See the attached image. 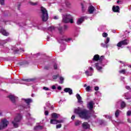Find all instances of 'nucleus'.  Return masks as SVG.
I'll list each match as a JSON object with an SVG mask.
<instances>
[{
	"mask_svg": "<svg viewBox=\"0 0 131 131\" xmlns=\"http://www.w3.org/2000/svg\"><path fill=\"white\" fill-rule=\"evenodd\" d=\"M76 114L78 115L80 118L83 119H89L90 118V115L89 114V111L86 110H81V108L78 107L75 109L74 111Z\"/></svg>",
	"mask_w": 131,
	"mask_h": 131,
	"instance_id": "obj_1",
	"label": "nucleus"
},
{
	"mask_svg": "<svg viewBox=\"0 0 131 131\" xmlns=\"http://www.w3.org/2000/svg\"><path fill=\"white\" fill-rule=\"evenodd\" d=\"M62 22L64 23L73 24V16L69 14H64L62 15Z\"/></svg>",
	"mask_w": 131,
	"mask_h": 131,
	"instance_id": "obj_2",
	"label": "nucleus"
},
{
	"mask_svg": "<svg viewBox=\"0 0 131 131\" xmlns=\"http://www.w3.org/2000/svg\"><path fill=\"white\" fill-rule=\"evenodd\" d=\"M41 13H42V20L44 22L48 21V19H49V14H48V11L44 7H41Z\"/></svg>",
	"mask_w": 131,
	"mask_h": 131,
	"instance_id": "obj_3",
	"label": "nucleus"
},
{
	"mask_svg": "<svg viewBox=\"0 0 131 131\" xmlns=\"http://www.w3.org/2000/svg\"><path fill=\"white\" fill-rule=\"evenodd\" d=\"M22 118L21 115L18 114L17 116L14 118V120L12 121V124L14 127L17 128L19 126V123Z\"/></svg>",
	"mask_w": 131,
	"mask_h": 131,
	"instance_id": "obj_4",
	"label": "nucleus"
},
{
	"mask_svg": "<svg viewBox=\"0 0 131 131\" xmlns=\"http://www.w3.org/2000/svg\"><path fill=\"white\" fill-rule=\"evenodd\" d=\"M8 124L9 121L7 120V119H2L0 122V130L4 129V128H6V127L8 126Z\"/></svg>",
	"mask_w": 131,
	"mask_h": 131,
	"instance_id": "obj_5",
	"label": "nucleus"
},
{
	"mask_svg": "<svg viewBox=\"0 0 131 131\" xmlns=\"http://www.w3.org/2000/svg\"><path fill=\"white\" fill-rule=\"evenodd\" d=\"M129 41L127 39H124V40L120 41L119 42L117 46L119 48H120L122 47V46H127V45H128Z\"/></svg>",
	"mask_w": 131,
	"mask_h": 131,
	"instance_id": "obj_6",
	"label": "nucleus"
},
{
	"mask_svg": "<svg viewBox=\"0 0 131 131\" xmlns=\"http://www.w3.org/2000/svg\"><path fill=\"white\" fill-rule=\"evenodd\" d=\"M95 67L98 71H101L103 69L102 67V62H100L99 63H95Z\"/></svg>",
	"mask_w": 131,
	"mask_h": 131,
	"instance_id": "obj_7",
	"label": "nucleus"
},
{
	"mask_svg": "<svg viewBox=\"0 0 131 131\" xmlns=\"http://www.w3.org/2000/svg\"><path fill=\"white\" fill-rule=\"evenodd\" d=\"M100 55L96 54L94 55L93 60L89 61L90 63H95V61H99Z\"/></svg>",
	"mask_w": 131,
	"mask_h": 131,
	"instance_id": "obj_8",
	"label": "nucleus"
},
{
	"mask_svg": "<svg viewBox=\"0 0 131 131\" xmlns=\"http://www.w3.org/2000/svg\"><path fill=\"white\" fill-rule=\"evenodd\" d=\"M8 98H9L10 100H11V102L12 103H15L17 99H18V97L15 96L14 95H10L8 96Z\"/></svg>",
	"mask_w": 131,
	"mask_h": 131,
	"instance_id": "obj_9",
	"label": "nucleus"
},
{
	"mask_svg": "<svg viewBox=\"0 0 131 131\" xmlns=\"http://www.w3.org/2000/svg\"><path fill=\"white\" fill-rule=\"evenodd\" d=\"M22 101L24 102H25L27 105H29L30 103H32V99L30 98H28V99H22Z\"/></svg>",
	"mask_w": 131,
	"mask_h": 131,
	"instance_id": "obj_10",
	"label": "nucleus"
},
{
	"mask_svg": "<svg viewBox=\"0 0 131 131\" xmlns=\"http://www.w3.org/2000/svg\"><path fill=\"white\" fill-rule=\"evenodd\" d=\"M76 97L78 100V103H80V104H82V103H83V101L81 100V96H80V95L77 94H76Z\"/></svg>",
	"mask_w": 131,
	"mask_h": 131,
	"instance_id": "obj_11",
	"label": "nucleus"
},
{
	"mask_svg": "<svg viewBox=\"0 0 131 131\" xmlns=\"http://www.w3.org/2000/svg\"><path fill=\"white\" fill-rule=\"evenodd\" d=\"M95 10H96L95 9V7H94V6H90L89 8V14H93L94 13V12L95 11Z\"/></svg>",
	"mask_w": 131,
	"mask_h": 131,
	"instance_id": "obj_12",
	"label": "nucleus"
},
{
	"mask_svg": "<svg viewBox=\"0 0 131 131\" xmlns=\"http://www.w3.org/2000/svg\"><path fill=\"white\" fill-rule=\"evenodd\" d=\"M94 105H95V103L94 101H90L88 104V108L90 110H92L93 108H94Z\"/></svg>",
	"mask_w": 131,
	"mask_h": 131,
	"instance_id": "obj_13",
	"label": "nucleus"
},
{
	"mask_svg": "<svg viewBox=\"0 0 131 131\" xmlns=\"http://www.w3.org/2000/svg\"><path fill=\"white\" fill-rule=\"evenodd\" d=\"M64 92H65V93H69V95H72L73 94L72 89L70 88H65Z\"/></svg>",
	"mask_w": 131,
	"mask_h": 131,
	"instance_id": "obj_14",
	"label": "nucleus"
},
{
	"mask_svg": "<svg viewBox=\"0 0 131 131\" xmlns=\"http://www.w3.org/2000/svg\"><path fill=\"white\" fill-rule=\"evenodd\" d=\"M90 124H89L88 122H84L82 124V127L85 129H86L87 128H90Z\"/></svg>",
	"mask_w": 131,
	"mask_h": 131,
	"instance_id": "obj_15",
	"label": "nucleus"
},
{
	"mask_svg": "<svg viewBox=\"0 0 131 131\" xmlns=\"http://www.w3.org/2000/svg\"><path fill=\"white\" fill-rule=\"evenodd\" d=\"M119 10H120V8H119V6H113V11L114 12H115L116 13H119Z\"/></svg>",
	"mask_w": 131,
	"mask_h": 131,
	"instance_id": "obj_16",
	"label": "nucleus"
},
{
	"mask_svg": "<svg viewBox=\"0 0 131 131\" xmlns=\"http://www.w3.org/2000/svg\"><path fill=\"white\" fill-rule=\"evenodd\" d=\"M60 116V115L57 114V113H53L52 114V118L53 119H57Z\"/></svg>",
	"mask_w": 131,
	"mask_h": 131,
	"instance_id": "obj_17",
	"label": "nucleus"
},
{
	"mask_svg": "<svg viewBox=\"0 0 131 131\" xmlns=\"http://www.w3.org/2000/svg\"><path fill=\"white\" fill-rule=\"evenodd\" d=\"M83 19L84 18L83 17H81L80 18H79L77 21V24L78 25H80V24L83 22Z\"/></svg>",
	"mask_w": 131,
	"mask_h": 131,
	"instance_id": "obj_18",
	"label": "nucleus"
},
{
	"mask_svg": "<svg viewBox=\"0 0 131 131\" xmlns=\"http://www.w3.org/2000/svg\"><path fill=\"white\" fill-rule=\"evenodd\" d=\"M1 32L2 34L5 36H8V35H9V33L4 29L2 30Z\"/></svg>",
	"mask_w": 131,
	"mask_h": 131,
	"instance_id": "obj_19",
	"label": "nucleus"
},
{
	"mask_svg": "<svg viewBox=\"0 0 131 131\" xmlns=\"http://www.w3.org/2000/svg\"><path fill=\"white\" fill-rule=\"evenodd\" d=\"M42 126H36L34 127V130H39V129H42Z\"/></svg>",
	"mask_w": 131,
	"mask_h": 131,
	"instance_id": "obj_20",
	"label": "nucleus"
},
{
	"mask_svg": "<svg viewBox=\"0 0 131 131\" xmlns=\"http://www.w3.org/2000/svg\"><path fill=\"white\" fill-rule=\"evenodd\" d=\"M59 78V83H60L61 84H63V83L64 82V77H62V76H60L58 77Z\"/></svg>",
	"mask_w": 131,
	"mask_h": 131,
	"instance_id": "obj_21",
	"label": "nucleus"
},
{
	"mask_svg": "<svg viewBox=\"0 0 131 131\" xmlns=\"http://www.w3.org/2000/svg\"><path fill=\"white\" fill-rule=\"evenodd\" d=\"M50 123L51 124H57V120L56 119H51L50 121Z\"/></svg>",
	"mask_w": 131,
	"mask_h": 131,
	"instance_id": "obj_22",
	"label": "nucleus"
},
{
	"mask_svg": "<svg viewBox=\"0 0 131 131\" xmlns=\"http://www.w3.org/2000/svg\"><path fill=\"white\" fill-rule=\"evenodd\" d=\"M80 124H81V121L79 120H77L75 122V125H76V126H78V125H80Z\"/></svg>",
	"mask_w": 131,
	"mask_h": 131,
	"instance_id": "obj_23",
	"label": "nucleus"
},
{
	"mask_svg": "<svg viewBox=\"0 0 131 131\" xmlns=\"http://www.w3.org/2000/svg\"><path fill=\"white\" fill-rule=\"evenodd\" d=\"M23 81H26L27 82H30V81H33L34 80L33 79H24Z\"/></svg>",
	"mask_w": 131,
	"mask_h": 131,
	"instance_id": "obj_24",
	"label": "nucleus"
},
{
	"mask_svg": "<svg viewBox=\"0 0 131 131\" xmlns=\"http://www.w3.org/2000/svg\"><path fill=\"white\" fill-rule=\"evenodd\" d=\"M120 112V111L119 110H118L116 111V113H115V116L116 117H118V116H119V113Z\"/></svg>",
	"mask_w": 131,
	"mask_h": 131,
	"instance_id": "obj_25",
	"label": "nucleus"
},
{
	"mask_svg": "<svg viewBox=\"0 0 131 131\" xmlns=\"http://www.w3.org/2000/svg\"><path fill=\"white\" fill-rule=\"evenodd\" d=\"M101 47H102L103 48H108V44H106V43H102L101 44Z\"/></svg>",
	"mask_w": 131,
	"mask_h": 131,
	"instance_id": "obj_26",
	"label": "nucleus"
},
{
	"mask_svg": "<svg viewBox=\"0 0 131 131\" xmlns=\"http://www.w3.org/2000/svg\"><path fill=\"white\" fill-rule=\"evenodd\" d=\"M57 77H60V75L59 74H57V75H54V76H52L53 79H57Z\"/></svg>",
	"mask_w": 131,
	"mask_h": 131,
	"instance_id": "obj_27",
	"label": "nucleus"
},
{
	"mask_svg": "<svg viewBox=\"0 0 131 131\" xmlns=\"http://www.w3.org/2000/svg\"><path fill=\"white\" fill-rule=\"evenodd\" d=\"M85 73L86 75H87V76H92V75H93V74H90V73L89 72V71H86L85 72Z\"/></svg>",
	"mask_w": 131,
	"mask_h": 131,
	"instance_id": "obj_28",
	"label": "nucleus"
},
{
	"mask_svg": "<svg viewBox=\"0 0 131 131\" xmlns=\"http://www.w3.org/2000/svg\"><path fill=\"white\" fill-rule=\"evenodd\" d=\"M55 27H50L49 28L48 30L50 31H53V30H55Z\"/></svg>",
	"mask_w": 131,
	"mask_h": 131,
	"instance_id": "obj_29",
	"label": "nucleus"
},
{
	"mask_svg": "<svg viewBox=\"0 0 131 131\" xmlns=\"http://www.w3.org/2000/svg\"><path fill=\"white\" fill-rule=\"evenodd\" d=\"M71 38H68L67 39H64L62 40L64 41H67V42H69V41H70V40H71Z\"/></svg>",
	"mask_w": 131,
	"mask_h": 131,
	"instance_id": "obj_30",
	"label": "nucleus"
},
{
	"mask_svg": "<svg viewBox=\"0 0 131 131\" xmlns=\"http://www.w3.org/2000/svg\"><path fill=\"white\" fill-rule=\"evenodd\" d=\"M121 108H124L125 107V103L124 102H122L121 103Z\"/></svg>",
	"mask_w": 131,
	"mask_h": 131,
	"instance_id": "obj_31",
	"label": "nucleus"
},
{
	"mask_svg": "<svg viewBox=\"0 0 131 131\" xmlns=\"http://www.w3.org/2000/svg\"><path fill=\"white\" fill-rule=\"evenodd\" d=\"M109 41H110V37H107L106 40L105 41V43H106V45H108V43H109Z\"/></svg>",
	"mask_w": 131,
	"mask_h": 131,
	"instance_id": "obj_32",
	"label": "nucleus"
},
{
	"mask_svg": "<svg viewBox=\"0 0 131 131\" xmlns=\"http://www.w3.org/2000/svg\"><path fill=\"white\" fill-rule=\"evenodd\" d=\"M85 90H86V92H90V91H91V86H88L85 88Z\"/></svg>",
	"mask_w": 131,
	"mask_h": 131,
	"instance_id": "obj_33",
	"label": "nucleus"
},
{
	"mask_svg": "<svg viewBox=\"0 0 131 131\" xmlns=\"http://www.w3.org/2000/svg\"><path fill=\"white\" fill-rule=\"evenodd\" d=\"M89 70L91 72V73H94V69L92 67L89 68Z\"/></svg>",
	"mask_w": 131,
	"mask_h": 131,
	"instance_id": "obj_34",
	"label": "nucleus"
},
{
	"mask_svg": "<svg viewBox=\"0 0 131 131\" xmlns=\"http://www.w3.org/2000/svg\"><path fill=\"white\" fill-rule=\"evenodd\" d=\"M30 4L32 5V6H36L38 3L37 2L33 3V2H30Z\"/></svg>",
	"mask_w": 131,
	"mask_h": 131,
	"instance_id": "obj_35",
	"label": "nucleus"
},
{
	"mask_svg": "<svg viewBox=\"0 0 131 131\" xmlns=\"http://www.w3.org/2000/svg\"><path fill=\"white\" fill-rule=\"evenodd\" d=\"M102 36L103 37H107V36H108V34H107V33H103L102 34Z\"/></svg>",
	"mask_w": 131,
	"mask_h": 131,
	"instance_id": "obj_36",
	"label": "nucleus"
},
{
	"mask_svg": "<svg viewBox=\"0 0 131 131\" xmlns=\"http://www.w3.org/2000/svg\"><path fill=\"white\" fill-rule=\"evenodd\" d=\"M125 70H122L121 71H119V73H122L123 74H124L125 73Z\"/></svg>",
	"mask_w": 131,
	"mask_h": 131,
	"instance_id": "obj_37",
	"label": "nucleus"
},
{
	"mask_svg": "<svg viewBox=\"0 0 131 131\" xmlns=\"http://www.w3.org/2000/svg\"><path fill=\"white\" fill-rule=\"evenodd\" d=\"M53 18L55 20H58V19H59V16L58 15H55V16H54Z\"/></svg>",
	"mask_w": 131,
	"mask_h": 131,
	"instance_id": "obj_38",
	"label": "nucleus"
},
{
	"mask_svg": "<svg viewBox=\"0 0 131 131\" xmlns=\"http://www.w3.org/2000/svg\"><path fill=\"white\" fill-rule=\"evenodd\" d=\"M62 125L61 124L56 125V128H61Z\"/></svg>",
	"mask_w": 131,
	"mask_h": 131,
	"instance_id": "obj_39",
	"label": "nucleus"
},
{
	"mask_svg": "<svg viewBox=\"0 0 131 131\" xmlns=\"http://www.w3.org/2000/svg\"><path fill=\"white\" fill-rule=\"evenodd\" d=\"M1 5H5V0H0Z\"/></svg>",
	"mask_w": 131,
	"mask_h": 131,
	"instance_id": "obj_40",
	"label": "nucleus"
},
{
	"mask_svg": "<svg viewBox=\"0 0 131 131\" xmlns=\"http://www.w3.org/2000/svg\"><path fill=\"white\" fill-rule=\"evenodd\" d=\"M63 122V120H57V123H62Z\"/></svg>",
	"mask_w": 131,
	"mask_h": 131,
	"instance_id": "obj_41",
	"label": "nucleus"
},
{
	"mask_svg": "<svg viewBox=\"0 0 131 131\" xmlns=\"http://www.w3.org/2000/svg\"><path fill=\"white\" fill-rule=\"evenodd\" d=\"M103 59H104V56H101L100 57H99L100 62L102 61Z\"/></svg>",
	"mask_w": 131,
	"mask_h": 131,
	"instance_id": "obj_42",
	"label": "nucleus"
},
{
	"mask_svg": "<svg viewBox=\"0 0 131 131\" xmlns=\"http://www.w3.org/2000/svg\"><path fill=\"white\" fill-rule=\"evenodd\" d=\"M46 106H47V107H49L50 108V107H51V103H50V102H47V103H46Z\"/></svg>",
	"mask_w": 131,
	"mask_h": 131,
	"instance_id": "obj_43",
	"label": "nucleus"
},
{
	"mask_svg": "<svg viewBox=\"0 0 131 131\" xmlns=\"http://www.w3.org/2000/svg\"><path fill=\"white\" fill-rule=\"evenodd\" d=\"M130 114H131V111H129L127 112V116H130Z\"/></svg>",
	"mask_w": 131,
	"mask_h": 131,
	"instance_id": "obj_44",
	"label": "nucleus"
},
{
	"mask_svg": "<svg viewBox=\"0 0 131 131\" xmlns=\"http://www.w3.org/2000/svg\"><path fill=\"white\" fill-rule=\"evenodd\" d=\"M27 117L28 118V119L30 120V118H31V117H30V114H28L27 115Z\"/></svg>",
	"mask_w": 131,
	"mask_h": 131,
	"instance_id": "obj_45",
	"label": "nucleus"
},
{
	"mask_svg": "<svg viewBox=\"0 0 131 131\" xmlns=\"http://www.w3.org/2000/svg\"><path fill=\"white\" fill-rule=\"evenodd\" d=\"M43 90H45V91H50V89L47 87H43Z\"/></svg>",
	"mask_w": 131,
	"mask_h": 131,
	"instance_id": "obj_46",
	"label": "nucleus"
},
{
	"mask_svg": "<svg viewBox=\"0 0 131 131\" xmlns=\"http://www.w3.org/2000/svg\"><path fill=\"white\" fill-rule=\"evenodd\" d=\"M117 4H119V5H121L122 4V1H118L117 2Z\"/></svg>",
	"mask_w": 131,
	"mask_h": 131,
	"instance_id": "obj_47",
	"label": "nucleus"
},
{
	"mask_svg": "<svg viewBox=\"0 0 131 131\" xmlns=\"http://www.w3.org/2000/svg\"><path fill=\"white\" fill-rule=\"evenodd\" d=\"M66 5L67 6V7H69V6H70V3L67 2L66 3Z\"/></svg>",
	"mask_w": 131,
	"mask_h": 131,
	"instance_id": "obj_48",
	"label": "nucleus"
},
{
	"mask_svg": "<svg viewBox=\"0 0 131 131\" xmlns=\"http://www.w3.org/2000/svg\"><path fill=\"white\" fill-rule=\"evenodd\" d=\"M54 69H58V66L56 64H55L54 65Z\"/></svg>",
	"mask_w": 131,
	"mask_h": 131,
	"instance_id": "obj_49",
	"label": "nucleus"
},
{
	"mask_svg": "<svg viewBox=\"0 0 131 131\" xmlns=\"http://www.w3.org/2000/svg\"><path fill=\"white\" fill-rule=\"evenodd\" d=\"M45 114L46 116L49 115V112H48V111H45Z\"/></svg>",
	"mask_w": 131,
	"mask_h": 131,
	"instance_id": "obj_50",
	"label": "nucleus"
},
{
	"mask_svg": "<svg viewBox=\"0 0 131 131\" xmlns=\"http://www.w3.org/2000/svg\"><path fill=\"white\" fill-rule=\"evenodd\" d=\"M95 91H99V87L96 86L94 89Z\"/></svg>",
	"mask_w": 131,
	"mask_h": 131,
	"instance_id": "obj_51",
	"label": "nucleus"
},
{
	"mask_svg": "<svg viewBox=\"0 0 131 131\" xmlns=\"http://www.w3.org/2000/svg\"><path fill=\"white\" fill-rule=\"evenodd\" d=\"M52 90H56V86L53 85L52 86Z\"/></svg>",
	"mask_w": 131,
	"mask_h": 131,
	"instance_id": "obj_52",
	"label": "nucleus"
},
{
	"mask_svg": "<svg viewBox=\"0 0 131 131\" xmlns=\"http://www.w3.org/2000/svg\"><path fill=\"white\" fill-rule=\"evenodd\" d=\"M57 89L59 90V91H60V90H62V88L60 86H59L58 88H57Z\"/></svg>",
	"mask_w": 131,
	"mask_h": 131,
	"instance_id": "obj_53",
	"label": "nucleus"
},
{
	"mask_svg": "<svg viewBox=\"0 0 131 131\" xmlns=\"http://www.w3.org/2000/svg\"><path fill=\"white\" fill-rule=\"evenodd\" d=\"M64 29H65V30L68 29V26H64Z\"/></svg>",
	"mask_w": 131,
	"mask_h": 131,
	"instance_id": "obj_54",
	"label": "nucleus"
},
{
	"mask_svg": "<svg viewBox=\"0 0 131 131\" xmlns=\"http://www.w3.org/2000/svg\"><path fill=\"white\" fill-rule=\"evenodd\" d=\"M72 119L73 120V119H74L75 118V116L73 115L71 117Z\"/></svg>",
	"mask_w": 131,
	"mask_h": 131,
	"instance_id": "obj_55",
	"label": "nucleus"
},
{
	"mask_svg": "<svg viewBox=\"0 0 131 131\" xmlns=\"http://www.w3.org/2000/svg\"><path fill=\"white\" fill-rule=\"evenodd\" d=\"M126 89L127 90H129V89H130V88L129 86H126Z\"/></svg>",
	"mask_w": 131,
	"mask_h": 131,
	"instance_id": "obj_56",
	"label": "nucleus"
},
{
	"mask_svg": "<svg viewBox=\"0 0 131 131\" xmlns=\"http://www.w3.org/2000/svg\"><path fill=\"white\" fill-rule=\"evenodd\" d=\"M0 116H3V112L0 111Z\"/></svg>",
	"mask_w": 131,
	"mask_h": 131,
	"instance_id": "obj_57",
	"label": "nucleus"
},
{
	"mask_svg": "<svg viewBox=\"0 0 131 131\" xmlns=\"http://www.w3.org/2000/svg\"><path fill=\"white\" fill-rule=\"evenodd\" d=\"M45 69H46L47 70H48V69H49V67H45Z\"/></svg>",
	"mask_w": 131,
	"mask_h": 131,
	"instance_id": "obj_58",
	"label": "nucleus"
},
{
	"mask_svg": "<svg viewBox=\"0 0 131 131\" xmlns=\"http://www.w3.org/2000/svg\"><path fill=\"white\" fill-rule=\"evenodd\" d=\"M58 30H59V31H60V32H61V31L62 30V28H59L58 29Z\"/></svg>",
	"mask_w": 131,
	"mask_h": 131,
	"instance_id": "obj_59",
	"label": "nucleus"
},
{
	"mask_svg": "<svg viewBox=\"0 0 131 131\" xmlns=\"http://www.w3.org/2000/svg\"><path fill=\"white\" fill-rule=\"evenodd\" d=\"M87 86H88V85H86V84H85L84 85V88H86Z\"/></svg>",
	"mask_w": 131,
	"mask_h": 131,
	"instance_id": "obj_60",
	"label": "nucleus"
},
{
	"mask_svg": "<svg viewBox=\"0 0 131 131\" xmlns=\"http://www.w3.org/2000/svg\"><path fill=\"white\" fill-rule=\"evenodd\" d=\"M20 51H21L22 52H24V49H20Z\"/></svg>",
	"mask_w": 131,
	"mask_h": 131,
	"instance_id": "obj_61",
	"label": "nucleus"
},
{
	"mask_svg": "<svg viewBox=\"0 0 131 131\" xmlns=\"http://www.w3.org/2000/svg\"><path fill=\"white\" fill-rule=\"evenodd\" d=\"M107 117H108V118H109V119H111V116H108Z\"/></svg>",
	"mask_w": 131,
	"mask_h": 131,
	"instance_id": "obj_62",
	"label": "nucleus"
},
{
	"mask_svg": "<svg viewBox=\"0 0 131 131\" xmlns=\"http://www.w3.org/2000/svg\"><path fill=\"white\" fill-rule=\"evenodd\" d=\"M82 10L83 11V5H82Z\"/></svg>",
	"mask_w": 131,
	"mask_h": 131,
	"instance_id": "obj_63",
	"label": "nucleus"
},
{
	"mask_svg": "<svg viewBox=\"0 0 131 131\" xmlns=\"http://www.w3.org/2000/svg\"><path fill=\"white\" fill-rule=\"evenodd\" d=\"M32 97H34V94H32Z\"/></svg>",
	"mask_w": 131,
	"mask_h": 131,
	"instance_id": "obj_64",
	"label": "nucleus"
}]
</instances>
